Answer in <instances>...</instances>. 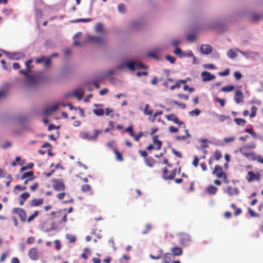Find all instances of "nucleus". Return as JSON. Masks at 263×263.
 <instances>
[{
  "label": "nucleus",
  "instance_id": "23",
  "mask_svg": "<svg viewBox=\"0 0 263 263\" xmlns=\"http://www.w3.org/2000/svg\"><path fill=\"white\" fill-rule=\"evenodd\" d=\"M144 161H145L146 165L149 167H153L156 163L155 160L154 159L151 157H146Z\"/></svg>",
  "mask_w": 263,
  "mask_h": 263
},
{
  "label": "nucleus",
  "instance_id": "31",
  "mask_svg": "<svg viewBox=\"0 0 263 263\" xmlns=\"http://www.w3.org/2000/svg\"><path fill=\"white\" fill-rule=\"evenodd\" d=\"M35 178L34 176V174L33 172L29 171L26 173H25L22 176L21 179H24L25 178H33V179Z\"/></svg>",
  "mask_w": 263,
  "mask_h": 263
},
{
  "label": "nucleus",
  "instance_id": "20",
  "mask_svg": "<svg viewBox=\"0 0 263 263\" xmlns=\"http://www.w3.org/2000/svg\"><path fill=\"white\" fill-rule=\"evenodd\" d=\"M44 202L43 198L33 199L30 201V205L31 207L37 206L42 205Z\"/></svg>",
  "mask_w": 263,
  "mask_h": 263
},
{
  "label": "nucleus",
  "instance_id": "52",
  "mask_svg": "<svg viewBox=\"0 0 263 263\" xmlns=\"http://www.w3.org/2000/svg\"><path fill=\"white\" fill-rule=\"evenodd\" d=\"M165 59L170 62L171 64H174L175 62L176 58L170 55H166Z\"/></svg>",
  "mask_w": 263,
  "mask_h": 263
},
{
  "label": "nucleus",
  "instance_id": "64",
  "mask_svg": "<svg viewBox=\"0 0 263 263\" xmlns=\"http://www.w3.org/2000/svg\"><path fill=\"white\" fill-rule=\"evenodd\" d=\"M234 76L237 80L240 79L242 77V74L238 71H235L234 73Z\"/></svg>",
  "mask_w": 263,
  "mask_h": 263
},
{
  "label": "nucleus",
  "instance_id": "5",
  "mask_svg": "<svg viewBox=\"0 0 263 263\" xmlns=\"http://www.w3.org/2000/svg\"><path fill=\"white\" fill-rule=\"evenodd\" d=\"M52 187L57 191H63L65 189V185L62 180L53 179L51 180Z\"/></svg>",
  "mask_w": 263,
  "mask_h": 263
},
{
  "label": "nucleus",
  "instance_id": "28",
  "mask_svg": "<svg viewBox=\"0 0 263 263\" xmlns=\"http://www.w3.org/2000/svg\"><path fill=\"white\" fill-rule=\"evenodd\" d=\"M137 62L133 61H129L126 62V66L130 70L133 71L135 70Z\"/></svg>",
  "mask_w": 263,
  "mask_h": 263
},
{
  "label": "nucleus",
  "instance_id": "53",
  "mask_svg": "<svg viewBox=\"0 0 263 263\" xmlns=\"http://www.w3.org/2000/svg\"><path fill=\"white\" fill-rule=\"evenodd\" d=\"M167 173H168L167 168L166 167L164 168L162 171V174H163L162 178L163 179L168 180L167 177H168V176H169V175L167 174Z\"/></svg>",
  "mask_w": 263,
  "mask_h": 263
},
{
  "label": "nucleus",
  "instance_id": "50",
  "mask_svg": "<svg viewBox=\"0 0 263 263\" xmlns=\"http://www.w3.org/2000/svg\"><path fill=\"white\" fill-rule=\"evenodd\" d=\"M177 173V168H174L171 173V174L169 175V176L167 177L168 180H173L174 179Z\"/></svg>",
  "mask_w": 263,
  "mask_h": 263
},
{
  "label": "nucleus",
  "instance_id": "11",
  "mask_svg": "<svg viewBox=\"0 0 263 263\" xmlns=\"http://www.w3.org/2000/svg\"><path fill=\"white\" fill-rule=\"evenodd\" d=\"M246 179L249 182L254 180H259L260 175L259 173L255 174L252 171H249L246 176Z\"/></svg>",
  "mask_w": 263,
  "mask_h": 263
},
{
  "label": "nucleus",
  "instance_id": "41",
  "mask_svg": "<svg viewBox=\"0 0 263 263\" xmlns=\"http://www.w3.org/2000/svg\"><path fill=\"white\" fill-rule=\"evenodd\" d=\"M39 212L38 211H35L34 212L33 214L30 216L27 219V222H30L32 221L35 217H36L39 215Z\"/></svg>",
  "mask_w": 263,
  "mask_h": 263
},
{
  "label": "nucleus",
  "instance_id": "27",
  "mask_svg": "<svg viewBox=\"0 0 263 263\" xmlns=\"http://www.w3.org/2000/svg\"><path fill=\"white\" fill-rule=\"evenodd\" d=\"M113 151L116 156V159L118 161H123V158L122 153L118 151V150L116 148H114Z\"/></svg>",
  "mask_w": 263,
  "mask_h": 263
},
{
  "label": "nucleus",
  "instance_id": "35",
  "mask_svg": "<svg viewBox=\"0 0 263 263\" xmlns=\"http://www.w3.org/2000/svg\"><path fill=\"white\" fill-rule=\"evenodd\" d=\"M221 157L222 154L221 152L219 150L216 149L214 153V156L213 157L214 160H219Z\"/></svg>",
  "mask_w": 263,
  "mask_h": 263
},
{
  "label": "nucleus",
  "instance_id": "55",
  "mask_svg": "<svg viewBox=\"0 0 263 263\" xmlns=\"http://www.w3.org/2000/svg\"><path fill=\"white\" fill-rule=\"evenodd\" d=\"M30 197V194L28 192H25L22 194L20 196V198L22 199V200H26Z\"/></svg>",
  "mask_w": 263,
  "mask_h": 263
},
{
  "label": "nucleus",
  "instance_id": "16",
  "mask_svg": "<svg viewBox=\"0 0 263 263\" xmlns=\"http://www.w3.org/2000/svg\"><path fill=\"white\" fill-rule=\"evenodd\" d=\"M191 138V135L189 133H185L184 135L176 136L175 139L178 141H186L187 143H189Z\"/></svg>",
  "mask_w": 263,
  "mask_h": 263
},
{
  "label": "nucleus",
  "instance_id": "13",
  "mask_svg": "<svg viewBox=\"0 0 263 263\" xmlns=\"http://www.w3.org/2000/svg\"><path fill=\"white\" fill-rule=\"evenodd\" d=\"M28 255L31 259L37 260L39 258L38 249L36 248H31L29 251Z\"/></svg>",
  "mask_w": 263,
  "mask_h": 263
},
{
  "label": "nucleus",
  "instance_id": "56",
  "mask_svg": "<svg viewBox=\"0 0 263 263\" xmlns=\"http://www.w3.org/2000/svg\"><path fill=\"white\" fill-rule=\"evenodd\" d=\"M67 238L70 242H74L76 241V237L73 235H68Z\"/></svg>",
  "mask_w": 263,
  "mask_h": 263
},
{
  "label": "nucleus",
  "instance_id": "21",
  "mask_svg": "<svg viewBox=\"0 0 263 263\" xmlns=\"http://www.w3.org/2000/svg\"><path fill=\"white\" fill-rule=\"evenodd\" d=\"M158 136H154L153 137V145L155 146V149H160L162 146V142L158 139Z\"/></svg>",
  "mask_w": 263,
  "mask_h": 263
},
{
  "label": "nucleus",
  "instance_id": "15",
  "mask_svg": "<svg viewBox=\"0 0 263 263\" xmlns=\"http://www.w3.org/2000/svg\"><path fill=\"white\" fill-rule=\"evenodd\" d=\"M89 39L91 41L98 45H102L105 42L104 38L99 36H91Z\"/></svg>",
  "mask_w": 263,
  "mask_h": 263
},
{
  "label": "nucleus",
  "instance_id": "24",
  "mask_svg": "<svg viewBox=\"0 0 263 263\" xmlns=\"http://www.w3.org/2000/svg\"><path fill=\"white\" fill-rule=\"evenodd\" d=\"M171 251L173 255L180 256L182 254V250L180 247H175L171 249Z\"/></svg>",
  "mask_w": 263,
  "mask_h": 263
},
{
  "label": "nucleus",
  "instance_id": "62",
  "mask_svg": "<svg viewBox=\"0 0 263 263\" xmlns=\"http://www.w3.org/2000/svg\"><path fill=\"white\" fill-rule=\"evenodd\" d=\"M172 152L177 157L181 158L182 157V154L178 151H176L174 148L172 149Z\"/></svg>",
  "mask_w": 263,
  "mask_h": 263
},
{
  "label": "nucleus",
  "instance_id": "54",
  "mask_svg": "<svg viewBox=\"0 0 263 263\" xmlns=\"http://www.w3.org/2000/svg\"><path fill=\"white\" fill-rule=\"evenodd\" d=\"M215 101L219 103L221 107H223L225 105V100L224 99H221L220 98L217 97L215 98Z\"/></svg>",
  "mask_w": 263,
  "mask_h": 263
},
{
  "label": "nucleus",
  "instance_id": "9",
  "mask_svg": "<svg viewBox=\"0 0 263 263\" xmlns=\"http://www.w3.org/2000/svg\"><path fill=\"white\" fill-rule=\"evenodd\" d=\"M99 133H81L80 137L85 140H96L98 137Z\"/></svg>",
  "mask_w": 263,
  "mask_h": 263
},
{
  "label": "nucleus",
  "instance_id": "2",
  "mask_svg": "<svg viewBox=\"0 0 263 263\" xmlns=\"http://www.w3.org/2000/svg\"><path fill=\"white\" fill-rule=\"evenodd\" d=\"M237 51L239 52L246 59L255 60L256 58H259L260 54L257 52L251 50H247L245 51H241L238 49H236Z\"/></svg>",
  "mask_w": 263,
  "mask_h": 263
},
{
  "label": "nucleus",
  "instance_id": "25",
  "mask_svg": "<svg viewBox=\"0 0 263 263\" xmlns=\"http://www.w3.org/2000/svg\"><path fill=\"white\" fill-rule=\"evenodd\" d=\"M217 191V187L213 185H210L206 188V192L208 194L211 195H215Z\"/></svg>",
  "mask_w": 263,
  "mask_h": 263
},
{
  "label": "nucleus",
  "instance_id": "51",
  "mask_svg": "<svg viewBox=\"0 0 263 263\" xmlns=\"http://www.w3.org/2000/svg\"><path fill=\"white\" fill-rule=\"evenodd\" d=\"M257 107L253 106L251 108V114H250V118H253L256 116V112L257 111Z\"/></svg>",
  "mask_w": 263,
  "mask_h": 263
},
{
  "label": "nucleus",
  "instance_id": "17",
  "mask_svg": "<svg viewBox=\"0 0 263 263\" xmlns=\"http://www.w3.org/2000/svg\"><path fill=\"white\" fill-rule=\"evenodd\" d=\"M200 50L203 54H209L212 51V47L209 44L202 45L201 46Z\"/></svg>",
  "mask_w": 263,
  "mask_h": 263
},
{
  "label": "nucleus",
  "instance_id": "19",
  "mask_svg": "<svg viewBox=\"0 0 263 263\" xmlns=\"http://www.w3.org/2000/svg\"><path fill=\"white\" fill-rule=\"evenodd\" d=\"M225 192L230 196L237 195L239 193V190L237 187L233 188L231 186L227 187V191H225Z\"/></svg>",
  "mask_w": 263,
  "mask_h": 263
},
{
  "label": "nucleus",
  "instance_id": "59",
  "mask_svg": "<svg viewBox=\"0 0 263 263\" xmlns=\"http://www.w3.org/2000/svg\"><path fill=\"white\" fill-rule=\"evenodd\" d=\"M230 70L229 68H227L225 69L224 71L219 72L218 74L220 76H227L229 74Z\"/></svg>",
  "mask_w": 263,
  "mask_h": 263
},
{
  "label": "nucleus",
  "instance_id": "42",
  "mask_svg": "<svg viewBox=\"0 0 263 263\" xmlns=\"http://www.w3.org/2000/svg\"><path fill=\"white\" fill-rule=\"evenodd\" d=\"M201 113V111L199 109H195V110H192L189 112V115L191 116H199Z\"/></svg>",
  "mask_w": 263,
  "mask_h": 263
},
{
  "label": "nucleus",
  "instance_id": "33",
  "mask_svg": "<svg viewBox=\"0 0 263 263\" xmlns=\"http://www.w3.org/2000/svg\"><path fill=\"white\" fill-rule=\"evenodd\" d=\"M252 18L254 21H258L259 20L263 19V13H262V14H256V13L252 14Z\"/></svg>",
  "mask_w": 263,
  "mask_h": 263
},
{
  "label": "nucleus",
  "instance_id": "29",
  "mask_svg": "<svg viewBox=\"0 0 263 263\" xmlns=\"http://www.w3.org/2000/svg\"><path fill=\"white\" fill-rule=\"evenodd\" d=\"M236 51H237L236 49H229L227 53V56L230 59L235 58L237 56Z\"/></svg>",
  "mask_w": 263,
  "mask_h": 263
},
{
  "label": "nucleus",
  "instance_id": "40",
  "mask_svg": "<svg viewBox=\"0 0 263 263\" xmlns=\"http://www.w3.org/2000/svg\"><path fill=\"white\" fill-rule=\"evenodd\" d=\"M181 43V40L179 39H174L172 41V45L174 47H177L180 43Z\"/></svg>",
  "mask_w": 263,
  "mask_h": 263
},
{
  "label": "nucleus",
  "instance_id": "10",
  "mask_svg": "<svg viewBox=\"0 0 263 263\" xmlns=\"http://www.w3.org/2000/svg\"><path fill=\"white\" fill-rule=\"evenodd\" d=\"M212 174L214 175H215L218 178H221L223 176L225 177L226 173L223 171L221 166L216 165L214 170L213 171Z\"/></svg>",
  "mask_w": 263,
  "mask_h": 263
},
{
  "label": "nucleus",
  "instance_id": "45",
  "mask_svg": "<svg viewBox=\"0 0 263 263\" xmlns=\"http://www.w3.org/2000/svg\"><path fill=\"white\" fill-rule=\"evenodd\" d=\"M91 21V18H79L74 21H71L72 23H79V22H83L86 23L89 22Z\"/></svg>",
  "mask_w": 263,
  "mask_h": 263
},
{
  "label": "nucleus",
  "instance_id": "58",
  "mask_svg": "<svg viewBox=\"0 0 263 263\" xmlns=\"http://www.w3.org/2000/svg\"><path fill=\"white\" fill-rule=\"evenodd\" d=\"M235 139V137L232 136L229 137H226L223 139V141L226 143H229L233 141Z\"/></svg>",
  "mask_w": 263,
  "mask_h": 263
},
{
  "label": "nucleus",
  "instance_id": "38",
  "mask_svg": "<svg viewBox=\"0 0 263 263\" xmlns=\"http://www.w3.org/2000/svg\"><path fill=\"white\" fill-rule=\"evenodd\" d=\"M66 210H67L66 209H64L60 210L57 212L52 211V212H50V215H51L52 216L51 218L52 219H54L55 218V214H60L62 213L63 211L64 212H66Z\"/></svg>",
  "mask_w": 263,
  "mask_h": 263
},
{
  "label": "nucleus",
  "instance_id": "32",
  "mask_svg": "<svg viewBox=\"0 0 263 263\" xmlns=\"http://www.w3.org/2000/svg\"><path fill=\"white\" fill-rule=\"evenodd\" d=\"M136 133H129V134L130 137L134 138V140L136 142H138L143 134L142 133H139L138 134H136Z\"/></svg>",
  "mask_w": 263,
  "mask_h": 263
},
{
  "label": "nucleus",
  "instance_id": "12",
  "mask_svg": "<svg viewBox=\"0 0 263 263\" xmlns=\"http://www.w3.org/2000/svg\"><path fill=\"white\" fill-rule=\"evenodd\" d=\"M201 77H202V81L203 82L210 81L215 79V76L214 75L206 71L202 72L201 73Z\"/></svg>",
  "mask_w": 263,
  "mask_h": 263
},
{
  "label": "nucleus",
  "instance_id": "57",
  "mask_svg": "<svg viewBox=\"0 0 263 263\" xmlns=\"http://www.w3.org/2000/svg\"><path fill=\"white\" fill-rule=\"evenodd\" d=\"M248 212L251 216V217H258V214L255 213L250 208H248Z\"/></svg>",
  "mask_w": 263,
  "mask_h": 263
},
{
  "label": "nucleus",
  "instance_id": "63",
  "mask_svg": "<svg viewBox=\"0 0 263 263\" xmlns=\"http://www.w3.org/2000/svg\"><path fill=\"white\" fill-rule=\"evenodd\" d=\"M44 66L46 67L48 66L51 63V58H45L44 61Z\"/></svg>",
  "mask_w": 263,
  "mask_h": 263
},
{
  "label": "nucleus",
  "instance_id": "14",
  "mask_svg": "<svg viewBox=\"0 0 263 263\" xmlns=\"http://www.w3.org/2000/svg\"><path fill=\"white\" fill-rule=\"evenodd\" d=\"M243 99V96L242 92L240 90H237L235 92V96L234 97V100L237 104H239L242 102Z\"/></svg>",
  "mask_w": 263,
  "mask_h": 263
},
{
  "label": "nucleus",
  "instance_id": "1",
  "mask_svg": "<svg viewBox=\"0 0 263 263\" xmlns=\"http://www.w3.org/2000/svg\"><path fill=\"white\" fill-rule=\"evenodd\" d=\"M115 69L114 67L104 71L99 72L97 75V79L99 81L108 80L112 76L116 73Z\"/></svg>",
  "mask_w": 263,
  "mask_h": 263
},
{
  "label": "nucleus",
  "instance_id": "47",
  "mask_svg": "<svg viewBox=\"0 0 263 263\" xmlns=\"http://www.w3.org/2000/svg\"><path fill=\"white\" fill-rule=\"evenodd\" d=\"M196 36L195 33H191L187 35V40L189 42H194L196 40Z\"/></svg>",
  "mask_w": 263,
  "mask_h": 263
},
{
  "label": "nucleus",
  "instance_id": "22",
  "mask_svg": "<svg viewBox=\"0 0 263 263\" xmlns=\"http://www.w3.org/2000/svg\"><path fill=\"white\" fill-rule=\"evenodd\" d=\"M165 117L168 120L172 121L177 124H183V123L179 121L178 118L174 114L166 115Z\"/></svg>",
  "mask_w": 263,
  "mask_h": 263
},
{
  "label": "nucleus",
  "instance_id": "39",
  "mask_svg": "<svg viewBox=\"0 0 263 263\" xmlns=\"http://www.w3.org/2000/svg\"><path fill=\"white\" fill-rule=\"evenodd\" d=\"M191 56H193V53L191 50H189L186 52H184L183 51V53L181 56V58L191 57Z\"/></svg>",
  "mask_w": 263,
  "mask_h": 263
},
{
  "label": "nucleus",
  "instance_id": "46",
  "mask_svg": "<svg viewBox=\"0 0 263 263\" xmlns=\"http://www.w3.org/2000/svg\"><path fill=\"white\" fill-rule=\"evenodd\" d=\"M91 190V186L89 184H84L81 187V191L83 192H88L89 191H90Z\"/></svg>",
  "mask_w": 263,
  "mask_h": 263
},
{
  "label": "nucleus",
  "instance_id": "7",
  "mask_svg": "<svg viewBox=\"0 0 263 263\" xmlns=\"http://www.w3.org/2000/svg\"><path fill=\"white\" fill-rule=\"evenodd\" d=\"M12 213L17 214L21 221L24 222L26 221V213L22 208H13L12 210Z\"/></svg>",
  "mask_w": 263,
  "mask_h": 263
},
{
  "label": "nucleus",
  "instance_id": "30",
  "mask_svg": "<svg viewBox=\"0 0 263 263\" xmlns=\"http://www.w3.org/2000/svg\"><path fill=\"white\" fill-rule=\"evenodd\" d=\"M95 30L97 32H98V33H105V31H104V28H103V25L101 23H99L96 24V26L95 27Z\"/></svg>",
  "mask_w": 263,
  "mask_h": 263
},
{
  "label": "nucleus",
  "instance_id": "44",
  "mask_svg": "<svg viewBox=\"0 0 263 263\" xmlns=\"http://www.w3.org/2000/svg\"><path fill=\"white\" fill-rule=\"evenodd\" d=\"M93 112L98 116H103L104 114V110L101 108L95 109L93 110Z\"/></svg>",
  "mask_w": 263,
  "mask_h": 263
},
{
  "label": "nucleus",
  "instance_id": "4",
  "mask_svg": "<svg viewBox=\"0 0 263 263\" xmlns=\"http://www.w3.org/2000/svg\"><path fill=\"white\" fill-rule=\"evenodd\" d=\"M143 22L141 19L132 20L129 24V28L131 30L138 31L142 27Z\"/></svg>",
  "mask_w": 263,
  "mask_h": 263
},
{
  "label": "nucleus",
  "instance_id": "36",
  "mask_svg": "<svg viewBox=\"0 0 263 263\" xmlns=\"http://www.w3.org/2000/svg\"><path fill=\"white\" fill-rule=\"evenodd\" d=\"M234 89V87L233 85H228L224 87H223L221 89V91L223 92H230L232 91Z\"/></svg>",
  "mask_w": 263,
  "mask_h": 263
},
{
  "label": "nucleus",
  "instance_id": "6",
  "mask_svg": "<svg viewBox=\"0 0 263 263\" xmlns=\"http://www.w3.org/2000/svg\"><path fill=\"white\" fill-rule=\"evenodd\" d=\"M2 51L11 60H18L23 59L25 57V54L24 52H13L10 53L3 50H2Z\"/></svg>",
  "mask_w": 263,
  "mask_h": 263
},
{
  "label": "nucleus",
  "instance_id": "43",
  "mask_svg": "<svg viewBox=\"0 0 263 263\" xmlns=\"http://www.w3.org/2000/svg\"><path fill=\"white\" fill-rule=\"evenodd\" d=\"M174 53L177 55L179 58H181V56L183 53V51L179 47H176Z\"/></svg>",
  "mask_w": 263,
  "mask_h": 263
},
{
  "label": "nucleus",
  "instance_id": "49",
  "mask_svg": "<svg viewBox=\"0 0 263 263\" xmlns=\"http://www.w3.org/2000/svg\"><path fill=\"white\" fill-rule=\"evenodd\" d=\"M116 130L115 127L114 125V122L112 121H110L109 122V127L105 128L104 132H109V130Z\"/></svg>",
  "mask_w": 263,
  "mask_h": 263
},
{
  "label": "nucleus",
  "instance_id": "3",
  "mask_svg": "<svg viewBox=\"0 0 263 263\" xmlns=\"http://www.w3.org/2000/svg\"><path fill=\"white\" fill-rule=\"evenodd\" d=\"M25 83L29 87L36 86L39 83V79L36 76L28 75L26 78Z\"/></svg>",
  "mask_w": 263,
  "mask_h": 263
},
{
  "label": "nucleus",
  "instance_id": "34",
  "mask_svg": "<svg viewBox=\"0 0 263 263\" xmlns=\"http://www.w3.org/2000/svg\"><path fill=\"white\" fill-rule=\"evenodd\" d=\"M171 260V254L170 253H165L163 256L162 263H170Z\"/></svg>",
  "mask_w": 263,
  "mask_h": 263
},
{
  "label": "nucleus",
  "instance_id": "37",
  "mask_svg": "<svg viewBox=\"0 0 263 263\" xmlns=\"http://www.w3.org/2000/svg\"><path fill=\"white\" fill-rule=\"evenodd\" d=\"M235 122L238 125L243 126L246 123V120L241 118H235L234 119Z\"/></svg>",
  "mask_w": 263,
  "mask_h": 263
},
{
  "label": "nucleus",
  "instance_id": "61",
  "mask_svg": "<svg viewBox=\"0 0 263 263\" xmlns=\"http://www.w3.org/2000/svg\"><path fill=\"white\" fill-rule=\"evenodd\" d=\"M204 68L213 69L215 68V66L213 64H205L203 65Z\"/></svg>",
  "mask_w": 263,
  "mask_h": 263
},
{
  "label": "nucleus",
  "instance_id": "26",
  "mask_svg": "<svg viewBox=\"0 0 263 263\" xmlns=\"http://www.w3.org/2000/svg\"><path fill=\"white\" fill-rule=\"evenodd\" d=\"M117 10L119 13L122 14H124L127 12L126 7L123 3H120L118 5Z\"/></svg>",
  "mask_w": 263,
  "mask_h": 263
},
{
  "label": "nucleus",
  "instance_id": "8",
  "mask_svg": "<svg viewBox=\"0 0 263 263\" xmlns=\"http://www.w3.org/2000/svg\"><path fill=\"white\" fill-rule=\"evenodd\" d=\"M178 240L181 245H186L191 240V238L189 234L182 233L179 234Z\"/></svg>",
  "mask_w": 263,
  "mask_h": 263
},
{
  "label": "nucleus",
  "instance_id": "60",
  "mask_svg": "<svg viewBox=\"0 0 263 263\" xmlns=\"http://www.w3.org/2000/svg\"><path fill=\"white\" fill-rule=\"evenodd\" d=\"M172 103L180 106L182 109H185L186 108V105L184 103H179L176 101H173Z\"/></svg>",
  "mask_w": 263,
  "mask_h": 263
},
{
  "label": "nucleus",
  "instance_id": "48",
  "mask_svg": "<svg viewBox=\"0 0 263 263\" xmlns=\"http://www.w3.org/2000/svg\"><path fill=\"white\" fill-rule=\"evenodd\" d=\"M125 67H126V62L121 63V64H119L118 65H117V66L114 67V68L115 69V71L116 72L118 70L123 69Z\"/></svg>",
  "mask_w": 263,
  "mask_h": 263
},
{
  "label": "nucleus",
  "instance_id": "18",
  "mask_svg": "<svg viewBox=\"0 0 263 263\" xmlns=\"http://www.w3.org/2000/svg\"><path fill=\"white\" fill-rule=\"evenodd\" d=\"M84 95V92L82 88H78L73 91V96L76 97L79 100H82Z\"/></svg>",
  "mask_w": 263,
  "mask_h": 263
}]
</instances>
